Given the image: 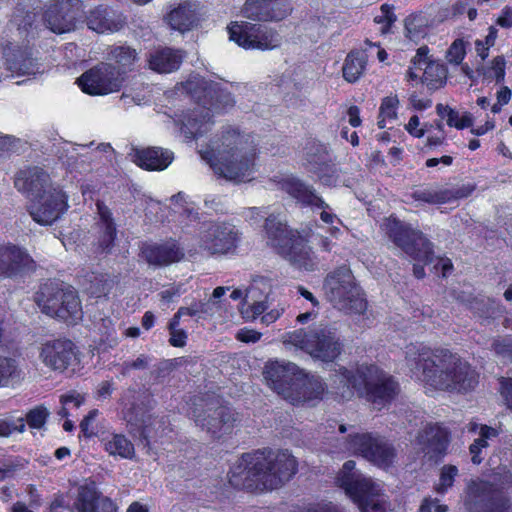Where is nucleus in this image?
<instances>
[{
    "label": "nucleus",
    "instance_id": "f257e3e1",
    "mask_svg": "<svg viewBox=\"0 0 512 512\" xmlns=\"http://www.w3.org/2000/svg\"><path fill=\"white\" fill-rule=\"evenodd\" d=\"M405 353L411 372L432 389L466 392L478 383L475 370L448 350L433 351L422 343H416L406 346Z\"/></svg>",
    "mask_w": 512,
    "mask_h": 512
},
{
    "label": "nucleus",
    "instance_id": "f03ea898",
    "mask_svg": "<svg viewBox=\"0 0 512 512\" xmlns=\"http://www.w3.org/2000/svg\"><path fill=\"white\" fill-rule=\"evenodd\" d=\"M255 137L231 129L222 136L220 145L201 153L214 172L228 180L244 182L250 180L257 154Z\"/></svg>",
    "mask_w": 512,
    "mask_h": 512
},
{
    "label": "nucleus",
    "instance_id": "7ed1b4c3",
    "mask_svg": "<svg viewBox=\"0 0 512 512\" xmlns=\"http://www.w3.org/2000/svg\"><path fill=\"white\" fill-rule=\"evenodd\" d=\"M244 469L242 485L259 491L283 486L297 472L296 458L288 450H258L241 457L239 467Z\"/></svg>",
    "mask_w": 512,
    "mask_h": 512
},
{
    "label": "nucleus",
    "instance_id": "20e7f679",
    "mask_svg": "<svg viewBox=\"0 0 512 512\" xmlns=\"http://www.w3.org/2000/svg\"><path fill=\"white\" fill-rule=\"evenodd\" d=\"M263 374L268 386L292 405H314L327 389L319 376L306 373L292 362H268Z\"/></svg>",
    "mask_w": 512,
    "mask_h": 512
},
{
    "label": "nucleus",
    "instance_id": "39448f33",
    "mask_svg": "<svg viewBox=\"0 0 512 512\" xmlns=\"http://www.w3.org/2000/svg\"><path fill=\"white\" fill-rule=\"evenodd\" d=\"M184 89L200 104L184 117L181 131L187 139L196 138L210 129L211 112L219 113L234 105L230 92L198 76L188 79Z\"/></svg>",
    "mask_w": 512,
    "mask_h": 512
},
{
    "label": "nucleus",
    "instance_id": "423d86ee",
    "mask_svg": "<svg viewBox=\"0 0 512 512\" xmlns=\"http://www.w3.org/2000/svg\"><path fill=\"white\" fill-rule=\"evenodd\" d=\"M336 484L357 505L360 512H383L388 506L382 483L356 469L353 460L343 464L336 476Z\"/></svg>",
    "mask_w": 512,
    "mask_h": 512
},
{
    "label": "nucleus",
    "instance_id": "0eeeda50",
    "mask_svg": "<svg viewBox=\"0 0 512 512\" xmlns=\"http://www.w3.org/2000/svg\"><path fill=\"white\" fill-rule=\"evenodd\" d=\"M338 431L342 434L340 451L361 456L382 469H388L395 463L396 449L384 437L370 432H359L354 426L345 424H339Z\"/></svg>",
    "mask_w": 512,
    "mask_h": 512
},
{
    "label": "nucleus",
    "instance_id": "6e6552de",
    "mask_svg": "<svg viewBox=\"0 0 512 512\" xmlns=\"http://www.w3.org/2000/svg\"><path fill=\"white\" fill-rule=\"evenodd\" d=\"M265 230L272 246L279 249L290 263L300 269L313 271L317 265V258L305 237L298 232L289 231L286 224L276 216L270 215L265 221Z\"/></svg>",
    "mask_w": 512,
    "mask_h": 512
},
{
    "label": "nucleus",
    "instance_id": "1a4fd4ad",
    "mask_svg": "<svg viewBox=\"0 0 512 512\" xmlns=\"http://www.w3.org/2000/svg\"><path fill=\"white\" fill-rule=\"evenodd\" d=\"M282 342L287 349L304 351L324 362L335 360L342 351V343L336 331L324 325L287 332L282 336Z\"/></svg>",
    "mask_w": 512,
    "mask_h": 512
},
{
    "label": "nucleus",
    "instance_id": "9d476101",
    "mask_svg": "<svg viewBox=\"0 0 512 512\" xmlns=\"http://www.w3.org/2000/svg\"><path fill=\"white\" fill-rule=\"evenodd\" d=\"M323 288L327 299L339 310L362 314L367 309V301L362 290L356 284L351 270L346 266L329 273Z\"/></svg>",
    "mask_w": 512,
    "mask_h": 512
},
{
    "label": "nucleus",
    "instance_id": "9b49d317",
    "mask_svg": "<svg viewBox=\"0 0 512 512\" xmlns=\"http://www.w3.org/2000/svg\"><path fill=\"white\" fill-rule=\"evenodd\" d=\"M42 311L66 322H75L82 316V308L76 291L71 286L46 283L36 297Z\"/></svg>",
    "mask_w": 512,
    "mask_h": 512
},
{
    "label": "nucleus",
    "instance_id": "f8f14e48",
    "mask_svg": "<svg viewBox=\"0 0 512 512\" xmlns=\"http://www.w3.org/2000/svg\"><path fill=\"white\" fill-rule=\"evenodd\" d=\"M230 40L244 49L270 51L282 45V36L274 28L246 21H235L228 26Z\"/></svg>",
    "mask_w": 512,
    "mask_h": 512
},
{
    "label": "nucleus",
    "instance_id": "ddd939ff",
    "mask_svg": "<svg viewBox=\"0 0 512 512\" xmlns=\"http://www.w3.org/2000/svg\"><path fill=\"white\" fill-rule=\"evenodd\" d=\"M196 426L212 437L219 438L229 433L237 421L234 411L227 406H216L202 398H195L188 413Z\"/></svg>",
    "mask_w": 512,
    "mask_h": 512
},
{
    "label": "nucleus",
    "instance_id": "4468645a",
    "mask_svg": "<svg viewBox=\"0 0 512 512\" xmlns=\"http://www.w3.org/2000/svg\"><path fill=\"white\" fill-rule=\"evenodd\" d=\"M385 226L389 238L407 255L424 263L433 262L432 244L420 231L392 217L387 219Z\"/></svg>",
    "mask_w": 512,
    "mask_h": 512
},
{
    "label": "nucleus",
    "instance_id": "2eb2a0df",
    "mask_svg": "<svg viewBox=\"0 0 512 512\" xmlns=\"http://www.w3.org/2000/svg\"><path fill=\"white\" fill-rule=\"evenodd\" d=\"M357 375L363 382L361 396H365L373 407L381 410L397 393V383L375 365L357 367Z\"/></svg>",
    "mask_w": 512,
    "mask_h": 512
},
{
    "label": "nucleus",
    "instance_id": "dca6fc26",
    "mask_svg": "<svg viewBox=\"0 0 512 512\" xmlns=\"http://www.w3.org/2000/svg\"><path fill=\"white\" fill-rule=\"evenodd\" d=\"M123 77L111 64L101 63L78 78L82 91L90 95H107L117 92L123 85Z\"/></svg>",
    "mask_w": 512,
    "mask_h": 512
},
{
    "label": "nucleus",
    "instance_id": "f3484780",
    "mask_svg": "<svg viewBox=\"0 0 512 512\" xmlns=\"http://www.w3.org/2000/svg\"><path fill=\"white\" fill-rule=\"evenodd\" d=\"M239 241L235 226L227 223L203 224L199 233V245L211 254H226L233 251Z\"/></svg>",
    "mask_w": 512,
    "mask_h": 512
},
{
    "label": "nucleus",
    "instance_id": "a211bd4d",
    "mask_svg": "<svg viewBox=\"0 0 512 512\" xmlns=\"http://www.w3.org/2000/svg\"><path fill=\"white\" fill-rule=\"evenodd\" d=\"M277 184L283 191L287 192L301 203L311 206L312 208L321 209L320 219L324 223L330 225L334 223L342 224V221L337 215L330 211V206L315 193L311 186L304 184L291 175L280 177L279 180H277Z\"/></svg>",
    "mask_w": 512,
    "mask_h": 512
},
{
    "label": "nucleus",
    "instance_id": "6ab92c4d",
    "mask_svg": "<svg viewBox=\"0 0 512 512\" xmlns=\"http://www.w3.org/2000/svg\"><path fill=\"white\" fill-rule=\"evenodd\" d=\"M67 197L57 188H49L30 200L29 213L40 225H51L66 211Z\"/></svg>",
    "mask_w": 512,
    "mask_h": 512
},
{
    "label": "nucleus",
    "instance_id": "aec40b11",
    "mask_svg": "<svg viewBox=\"0 0 512 512\" xmlns=\"http://www.w3.org/2000/svg\"><path fill=\"white\" fill-rule=\"evenodd\" d=\"M82 12L80 0H57L48 6L44 20L52 32L67 33L75 29Z\"/></svg>",
    "mask_w": 512,
    "mask_h": 512
},
{
    "label": "nucleus",
    "instance_id": "412c9836",
    "mask_svg": "<svg viewBox=\"0 0 512 512\" xmlns=\"http://www.w3.org/2000/svg\"><path fill=\"white\" fill-rule=\"evenodd\" d=\"M74 357V344L66 339H57L44 343L39 353V358L45 366L60 372L70 365Z\"/></svg>",
    "mask_w": 512,
    "mask_h": 512
},
{
    "label": "nucleus",
    "instance_id": "4be33fe9",
    "mask_svg": "<svg viewBox=\"0 0 512 512\" xmlns=\"http://www.w3.org/2000/svg\"><path fill=\"white\" fill-rule=\"evenodd\" d=\"M72 512H117L116 504L108 497H103L95 483H87L78 488L71 508Z\"/></svg>",
    "mask_w": 512,
    "mask_h": 512
},
{
    "label": "nucleus",
    "instance_id": "5701e85b",
    "mask_svg": "<svg viewBox=\"0 0 512 512\" xmlns=\"http://www.w3.org/2000/svg\"><path fill=\"white\" fill-rule=\"evenodd\" d=\"M329 393L339 401L351 400L355 393L361 396L363 382L355 371L341 367L331 376Z\"/></svg>",
    "mask_w": 512,
    "mask_h": 512
},
{
    "label": "nucleus",
    "instance_id": "b1692460",
    "mask_svg": "<svg viewBox=\"0 0 512 512\" xmlns=\"http://www.w3.org/2000/svg\"><path fill=\"white\" fill-rule=\"evenodd\" d=\"M34 268V260L23 249L16 246L0 247L1 276L14 277Z\"/></svg>",
    "mask_w": 512,
    "mask_h": 512
},
{
    "label": "nucleus",
    "instance_id": "393cba45",
    "mask_svg": "<svg viewBox=\"0 0 512 512\" xmlns=\"http://www.w3.org/2000/svg\"><path fill=\"white\" fill-rule=\"evenodd\" d=\"M15 187L32 200L52 188L49 175L39 167L20 170L15 178Z\"/></svg>",
    "mask_w": 512,
    "mask_h": 512
},
{
    "label": "nucleus",
    "instance_id": "a878e982",
    "mask_svg": "<svg viewBox=\"0 0 512 512\" xmlns=\"http://www.w3.org/2000/svg\"><path fill=\"white\" fill-rule=\"evenodd\" d=\"M3 54L6 67L13 76H31L40 72L39 64L26 48L9 43L4 47Z\"/></svg>",
    "mask_w": 512,
    "mask_h": 512
},
{
    "label": "nucleus",
    "instance_id": "bb28decb",
    "mask_svg": "<svg viewBox=\"0 0 512 512\" xmlns=\"http://www.w3.org/2000/svg\"><path fill=\"white\" fill-rule=\"evenodd\" d=\"M129 156L136 165L149 171H162L174 159L172 151L160 147L133 148Z\"/></svg>",
    "mask_w": 512,
    "mask_h": 512
},
{
    "label": "nucleus",
    "instance_id": "cd10ccee",
    "mask_svg": "<svg viewBox=\"0 0 512 512\" xmlns=\"http://www.w3.org/2000/svg\"><path fill=\"white\" fill-rule=\"evenodd\" d=\"M449 437L445 429L439 426H427L418 436V444L431 460L444 455L448 447Z\"/></svg>",
    "mask_w": 512,
    "mask_h": 512
},
{
    "label": "nucleus",
    "instance_id": "c85d7f7f",
    "mask_svg": "<svg viewBox=\"0 0 512 512\" xmlns=\"http://www.w3.org/2000/svg\"><path fill=\"white\" fill-rule=\"evenodd\" d=\"M479 490L482 495L479 499L468 503L469 512H506L508 510V499L502 493L492 490L491 485L483 483Z\"/></svg>",
    "mask_w": 512,
    "mask_h": 512
},
{
    "label": "nucleus",
    "instance_id": "c756f323",
    "mask_svg": "<svg viewBox=\"0 0 512 512\" xmlns=\"http://www.w3.org/2000/svg\"><path fill=\"white\" fill-rule=\"evenodd\" d=\"M87 25L97 33H112L123 27L124 20L119 14L109 11L106 7L98 6L89 11Z\"/></svg>",
    "mask_w": 512,
    "mask_h": 512
},
{
    "label": "nucleus",
    "instance_id": "7c9ffc66",
    "mask_svg": "<svg viewBox=\"0 0 512 512\" xmlns=\"http://www.w3.org/2000/svg\"><path fill=\"white\" fill-rule=\"evenodd\" d=\"M143 257L149 264L167 265L180 260L183 253L174 242L165 244H148L142 248Z\"/></svg>",
    "mask_w": 512,
    "mask_h": 512
},
{
    "label": "nucleus",
    "instance_id": "2f4dec72",
    "mask_svg": "<svg viewBox=\"0 0 512 512\" xmlns=\"http://www.w3.org/2000/svg\"><path fill=\"white\" fill-rule=\"evenodd\" d=\"M183 60L181 50L162 48L150 53L149 67L159 73H171L180 67Z\"/></svg>",
    "mask_w": 512,
    "mask_h": 512
},
{
    "label": "nucleus",
    "instance_id": "473e14b6",
    "mask_svg": "<svg viewBox=\"0 0 512 512\" xmlns=\"http://www.w3.org/2000/svg\"><path fill=\"white\" fill-rule=\"evenodd\" d=\"M197 22V5L185 1L168 14V23L173 30L185 32L191 30Z\"/></svg>",
    "mask_w": 512,
    "mask_h": 512
},
{
    "label": "nucleus",
    "instance_id": "72a5a7b5",
    "mask_svg": "<svg viewBox=\"0 0 512 512\" xmlns=\"http://www.w3.org/2000/svg\"><path fill=\"white\" fill-rule=\"evenodd\" d=\"M104 450L115 458L132 460L135 457L134 444L125 435L111 433L101 438Z\"/></svg>",
    "mask_w": 512,
    "mask_h": 512
},
{
    "label": "nucleus",
    "instance_id": "f704fd0d",
    "mask_svg": "<svg viewBox=\"0 0 512 512\" xmlns=\"http://www.w3.org/2000/svg\"><path fill=\"white\" fill-rule=\"evenodd\" d=\"M367 50L351 51L343 64L342 72L346 81L356 82L364 73L367 64Z\"/></svg>",
    "mask_w": 512,
    "mask_h": 512
},
{
    "label": "nucleus",
    "instance_id": "c9c22d12",
    "mask_svg": "<svg viewBox=\"0 0 512 512\" xmlns=\"http://www.w3.org/2000/svg\"><path fill=\"white\" fill-rule=\"evenodd\" d=\"M97 213L99 216V224L104 229L100 240V247L103 252L108 251L116 237V225L112 217L110 209L102 202H97Z\"/></svg>",
    "mask_w": 512,
    "mask_h": 512
},
{
    "label": "nucleus",
    "instance_id": "e433bc0d",
    "mask_svg": "<svg viewBox=\"0 0 512 512\" xmlns=\"http://www.w3.org/2000/svg\"><path fill=\"white\" fill-rule=\"evenodd\" d=\"M498 434L497 429L487 425H480L478 438L469 447L470 454L472 455L471 460L474 464L482 462L484 458L482 455L483 450L489 446L490 441L497 438Z\"/></svg>",
    "mask_w": 512,
    "mask_h": 512
},
{
    "label": "nucleus",
    "instance_id": "4c0bfd02",
    "mask_svg": "<svg viewBox=\"0 0 512 512\" xmlns=\"http://www.w3.org/2000/svg\"><path fill=\"white\" fill-rule=\"evenodd\" d=\"M86 290L94 297L106 296L114 286V280L108 274L91 273L85 277Z\"/></svg>",
    "mask_w": 512,
    "mask_h": 512
},
{
    "label": "nucleus",
    "instance_id": "58836bf2",
    "mask_svg": "<svg viewBox=\"0 0 512 512\" xmlns=\"http://www.w3.org/2000/svg\"><path fill=\"white\" fill-rule=\"evenodd\" d=\"M109 58L118 64L123 71L131 70L139 60L138 53L130 46L119 45L110 49Z\"/></svg>",
    "mask_w": 512,
    "mask_h": 512
},
{
    "label": "nucleus",
    "instance_id": "ea45409f",
    "mask_svg": "<svg viewBox=\"0 0 512 512\" xmlns=\"http://www.w3.org/2000/svg\"><path fill=\"white\" fill-rule=\"evenodd\" d=\"M21 378V369L15 359L0 355V387H9Z\"/></svg>",
    "mask_w": 512,
    "mask_h": 512
},
{
    "label": "nucleus",
    "instance_id": "a19ab883",
    "mask_svg": "<svg viewBox=\"0 0 512 512\" xmlns=\"http://www.w3.org/2000/svg\"><path fill=\"white\" fill-rule=\"evenodd\" d=\"M447 71L445 67L437 62L428 63L423 70L422 82L430 89L441 87L446 81Z\"/></svg>",
    "mask_w": 512,
    "mask_h": 512
},
{
    "label": "nucleus",
    "instance_id": "79ce46f5",
    "mask_svg": "<svg viewBox=\"0 0 512 512\" xmlns=\"http://www.w3.org/2000/svg\"><path fill=\"white\" fill-rule=\"evenodd\" d=\"M412 197L416 201L429 204H442L446 203L450 199L451 193L447 190L428 187L414 191L412 193Z\"/></svg>",
    "mask_w": 512,
    "mask_h": 512
},
{
    "label": "nucleus",
    "instance_id": "37998d69",
    "mask_svg": "<svg viewBox=\"0 0 512 512\" xmlns=\"http://www.w3.org/2000/svg\"><path fill=\"white\" fill-rule=\"evenodd\" d=\"M266 2L263 0H246L241 9L242 16L250 20L262 22H265L267 18H272L266 14Z\"/></svg>",
    "mask_w": 512,
    "mask_h": 512
},
{
    "label": "nucleus",
    "instance_id": "c03bdc74",
    "mask_svg": "<svg viewBox=\"0 0 512 512\" xmlns=\"http://www.w3.org/2000/svg\"><path fill=\"white\" fill-rule=\"evenodd\" d=\"M399 104V100L397 96H388L382 100L380 109H379V128L386 127V120H393L397 116V107Z\"/></svg>",
    "mask_w": 512,
    "mask_h": 512
},
{
    "label": "nucleus",
    "instance_id": "a18cd8bd",
    "mask_svg": "<svg viewBox=\"0 0 512 512\" xmlns=\"http://www.w3.org/2000/svg\"><path fill=\"white\" fill-rule=\"evenodd\" d=\"M471 308L483 320L494 318L500 313V307L490 299H477L472 302Z\"/></svg>",
    "mask_w": 512,
    "mask_h": 512
},
{
    "label": "nucleus",
    "instance_id": "49530a36",
    "mask_svg": "<svg viewBox=\"0 0 512 512\" xmlns=\"http://www.w3.org/2000/svg\"><path fill=\"white\" fill-rule=\"evenodd\" d=\"M60 401L62 403V407L59 410L58 414L61 417H67L71 409H77L84 403L85 398L76 391H71L67 394L62 395L60 397Z\"/></svg>",
    "mask_w": 512,
    "mask_h": 512
},
{
    "label": "nucleus",
    "instance_id": "de8ad7c7",
    "mask_svg": "<svg viewBox=\"0 0 512 512\" xmlns=\"http://www.w3.org/2000/svg\"><path fill=\"white\" fill-rule=\"evenodd\" d=\"M458 475V468L454 465H445L442 467L439 477V483L436 486L438 493H444L453 486L455 477Z\"/></svg>",
    "mask_w": 512,
    "mask_h": 512
},
{
    "label": "nucleus",
    "instance_id": "09e8293b",
    "mask_svg": "<svg viewBox=\"0 0 512 512\" xmlns=\"http://www.w3.org/2000/svg\"><path fill=\"white\" fill-rule=\"evenodd\" d=\"M265 6L266 14L272 17L267 18L265 22L281 21L285 19L291 12V8L287 3L267 1Z\"/></svg>",
    "mask_w": 512,
    "mask_h": 512
},
{
    "label": "nucleus",
    "instance_id": "8fccbe9b",
    "mask_svg": "<svg viewBox=\"0 0 512 512\" xmlns=\"http://www.w3.org/2000/svg\"><path fill=\"white\" fill-rule=\"evenodd\" d=\"M374 21L383 25L381 27L382 34L388 33L391 25L396 21V15L393 12V7L388 4H383L380 8V14L375 16Z\"/></svg>",
    "mask_w": 512,
    "mask_h": 512
},
{
    "label": "nucleus",
    "instance_id": "3c124183",
    "mask_svg": "<svg viewBox=\"0 0 512 512\" xmlns=\"http://www.w3.org/2000/svg\"><path fill=\"white\" fill-rule=\"evenodd\" d=\"M99 411L97 409L91 410L88 415L81 421L80 428L81 432L86 438H91L97 434L96 427L94 426V421L98 416Z\"/></svg>",
    "mask_w": 512,
    "mask_h": 512
},
{
    "label": "nucleus",
    "instance_id": "603ef678",
    "mask_svg": "<svg viewBox=\"0 0 512 512\" xmlns=\"http://www.w3.org/2000/svg\"><path fill=\"white\" fill-rule=\"evenodd\" d=\"M493 349L497 355L512 361V339L503 338L495 340Z\"/></svg>",
    "mask_w": 512,
    "mask_h": 512
},
{
    "label": "nucleus",
    "instance_id": "864d4df0",
    "mask_svg": "<svg viewBox=\"0 0 512 512\" xmlns=\"http://www.w3.org/2000/svg\"><path fill=\"white\" fill-rule=\"evenodd\" d=\"M48 416V412L43 407H37L32 409L27 414V423L34 428H40L44 425L46 418Z\"/></svg>",
    "mask_w": 512,
    "mask_h": 512
},
{
    "label": "nucleus",
    "instance_id": "5fc2aeb1",
    "mask_svg": "<svg viewBox=\"0 0 512 512\" xmlns=\"http://www.w3.org/2000/svg\"><path fill=\"white\" fill-rule=\"evenodd\" d=\"M151 358L147 355L141 354L133 361H126L122 364L123 374L128 373L131 370H143L149 366Z\"/></svg>",
    "mask_w": 512,
    "mask_h": 512
},
{
    "label": "nucleus",
    "instance_id": "6e6d98bb",
    "mask_svg": "<svg viewBox=\"0 0 512 512\" xmlns=\"http://www.w3.org/2000/svg\"><path fill=\"white\" fill-rule=\"evenodd\" d=\"M465 56V49L463 42L458 40L453 42L448 50L447 58L448 61L454 64H459Z\"/></svg>",
    "mask_w": 512,
    "mask_h": 512
},
{
    "label": "nucleus",
    "instance_id": "4d7b16f0",
    "mask_svg": "<svg viewBox=\"0 0 512 512\" xmlns=\"http://www.w3.org/2000/svg\"><path fill=\"white\" fill-rule=\"evenodd\" d=\"M197 307L199 310V317L213 316L221 309L220 301H214L212 299H209L206 302H198Z\"/></svg>",
    "mask_w": 512,
    "mask_h": 512
},
{
    "label": "nucleus",
    "instance_id": "13d9d810",
    "mask_svg": "<svg viewBox=\"0 0 512 512\" xmlns=\"http://www.w3.org/2000/svg\"><path fill=\"white\" fill-rule=\"evenodd\" d=\"M505 59L503 56H497L492 61L491 71L493 72L496 82L500 83L505 78Z\"/></svg>",
    "mask_w": 512,
    "mask_h": 512
},
{
    "label": "nucleus",
    "instance_id": "bf43d9fd",
    "mask_svg": "<svg viewBox=\"0 0 512 512\" xmlns=\"http://www.w3.org/2000/svg\"><path fill=\"white\" fill-rule=\"evenodd\" d=\"M260 338L261 333L254 329L242 328L236 334V339L245 343H256Z\"/></svg>",
    "mask_w": 512,
    "mask_h": 512
},
{
    "label": "nucleus",
    "instance_id": "052dcab7",
    "mask_svg": "<svg viewBox=\"0 0 512 512\" xmlns=\"http://www.w3.org/2000/svg\"><path fill=\"white\" fill-rule=\"evenodd\" d=\"M304 512H344V510L332 502H327L315 504L307 508Z\"/></svg>",
    "mask_w": 512,
    "mask_h": 512
},
{
    "label": "nucleus",
    "instance_id": "680f3d73",
    "mask_svg": "<svg viewBox=\"0 0 512 512\" xmlns=\"http://www.w3.org/2000/svg\"><path fill=\"white\" fill-rule=\"evenodd\" d=\"M311 237L313 238V242L319 246L322 251L330 252L335 245L328 236L312 233Z\"/></svg>",
    "mask_w": 512,
    "mask_h": 512
},
{
    "label": "nucleus",
    "instance_id": "e2e57ef3",
    "mask_svg": "<svg viewBox=\"0 0 512 512\" xmlns=\"http://www.w3.org/2000/svg\"><path fill=\"white\" fill-rule=\"evenodd\" d=\"M501 394L504 397L508 408L512 409V378H502Z\"/></svg>",
    "mask_w": 512,
    "mask_h": 512
},
{
    "label": "nucleus",
    "instance_id": "0e129e2a",
    "mask_svg": "<svg viewBox=\"0 0 512 512\" xmlns=\"http://www.w3.org/2000/svg\"><path fill=\"white\" fill-rule=\"evenodd\" d=\"M169 343L174 347H183L186 344L187 334L183 329L169 330Z\"/></svg>",
    "mask_w": 512,
    "mask_h": 512
},
{
    "label": "nucleus",
    "instance_id": "69168bd1",
    "mask_svg": "<svg viewBox=\"0 0 512 512\" xmlns=\"http://www.w3.org/2000/svg\"><path fill=\"white\" fill-rule=\"evenodd\" d=\"M134 409L135 408L129 409L124 413L125 420L132 426H135L136 428H142L144 432H146L147 426L145 424V419L143 417L139 418L137 415H134Z\"/></svg>",
    "mask_w": 512,
    "mask_h": 512
},
{
    "label": "nucleus",
    "instance_id": "338daca9",
    "mask_svg": "<svg viewBox=\"0 0 512 512\" xmlns=\"http://www.w3.org/2000/svg\"><path fill=\"white\" fill-rule=\"evenodd\" d=\"M145 99V96L141 93H133L132 91L126 90L121 95V101L124 102V104L129 105L130 103H135L137 105H140Z\"/></svg>",
    "mask_w": 512,
    "mask_h": 512
},
{
    "label": "nucleus",
    "instance_id": "774afa93",
    "mask_svg": "<svg viewBox=\"0 0 512 512\" xmlns=\"http://www.w3.org/2000/svg\"><path fill=\"white\" fill-rule=\"evenodd\" d=\"M497 24L502 28H510L512 26V9L505 7L501 15L497 19Z\"/></svg>",
    "mask_w": 512,
    "mask_h": 512
}]
</instances>
